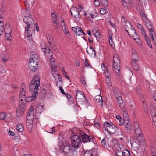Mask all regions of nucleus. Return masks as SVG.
<instances>
[{
	"instance_id": "obj_1",
	"label": "nucleus",
	"mask_w": 156,
	"mask_h": 156,
	"mask_svg": "<svg viewBox=\"0 0 156 156\" xmlns=\"http://www.w3.org/2000/svg\"><path fill=\"white\" fill-rule=\"evenodd\" d=\"M113 70L117 75H119L120 68V59L117 54H115L113 55Z\"/></svg>"
},
{
	"instance_id": "obj_2",
	"label": "nucleus",
	"mask_w": 156,
	"mask_h": 156,
	"mask_svg": "<svg viewBox=\"0 0 156 156\" xmlns=\"http://www.w3.org/2000/svg\"><path fill=\"white\" fill-rule=\"evenodd\" d=\"M26 108L25 101H23V99H21L16 111V115L18 118H20L24 114Z\"/></svg>"
},
{
	"instance_id": "obj_3",
	"label": "nucleus",
	"mask_w": 156,
	"mask_h": 156,
	"mask_svg": "<svg viewBox=\"0 0 156 156\" xmlns=\"http://www.w3.org/2000/svg\"><path fill=\"white\" fill-rule=\"evenodd\" d=\"M79 136L81 142H82L85 143L92 142L95 144L94 142V137L87 135L84 131H80L79 132Z\"/></svg>"
},
{
	"instance_id": "obj_4",
	"label": "nucleus",
	"mask_w": 156,
	"mask_h": 156,
	"mask_svg": "<svg viewBox=\"0 0 156 156\" xmlns=\"http://www.w3.org/2000/svg\"><path fill=\"white\" fill-rule=\"evenodd\" d=\"M103 126H104L105 130L107 131L109 134H113L115 133L117 129L116 126L112 122L110 124L107 122H105Z\"/></svg>"
},
{
	"instance_id": "obj_5",
	"label": "nucleus",
	"mask_w": 156,
	"mask_h": 156,
	"mask_svg": "<svg viewBox=\"0 0 156 156\" xmlns=\"http://www.w3.org/2000/svg\"><path fill=\"white\" fill-rule=\"evenodd\" d=\"M40 85L39 84H36L34 83H30L29 85L30 90L33 91L32 95L31 96L28 97L27 98H37V96L38 93H37L38 90H39L38 88L39 87Z\"/></svg>"
},
{
	"instance_id": "obj_6",
	"label": "nucleus",
	"mask_w": 156,
	"mask_h": 156,
	"mask_svg": "<svg viewBox=\"0 0 156 156\" xmlns=\"http://www.w3.org/2000/svg\"><path fill=\"white\" fill-rule=\"evenodd\" d=\"M23 20L24 23L27 25V26L25 27V30L28 32V34L30 26L34 23V21L31 17L27 16L24 17Z\"/></svg>"
},
{
	"instance_id": "obj_7",
	"label": "nucleus",
	"mask_w": 156,
	"mask_h": 156,
	"mask_svg": "<svg viewBox=\"0 0 156 156\" xmlns=\"http://www.w3.org/2000/svg\"><path fill=\"white\" fill-rule=\"evenodd\" d=\"M58 72H57V69H55V66H54L52 67V74L55 80V82H56V85L58 86V81L62 82V78L60 74L58 73Z\"/></svg>"
},
{
	"instance_id": "obj_8",
	"label": "nucleus",
	"mask_w": 156,
	"mask_h": 156,
	"mask_svg": "<svg viewBox=\"0 0 156 156\" xmlns=\"http://www.w3.org/2000/svg\"><path fill=\"white\" fill-rule=\"evenodd\" d=\"M79 134L77 135H75L72 136L71 139H72L71 143L72 145H74L75 147H78V145H80L81 141L80 139V137Z\"/></svg>"
},
{
	"instance_id": "obj_9",
	"label": "nucleus",
	"mask_w": 156,
	"mask_h": 156,
	"mask_svg": "<svg viewBox=\"0 0 156 156\" xmlns=\"http://www.w3.org/2000/svg\"><path fill=\"white\" fill-rule=\"evenodd\" d=\"M130 142L132 146L138 150L141 146L140 140L136 138H130Z\"/></svg>"
},
{
	"instance_id": "obj_10",
	"label": "nucleus",
	"mask_w": 156,
	"mask_h": 156,
	"mask_svg": "<svg viewBox=\"0 0 156 156\" xmlns=\"http://www.w3.org/2000/svg\"><path fill=\"white\" fill-rule=\"evenodd\" d=\"M71 13L72 16L76 19H80V15L79 10L77 7H73L71 8Z\"/></svg>"
},
{
	"instance_id": "obj_11",
	"label": "nucleus",
	"mask_w": 156,
	"mask_h": 156,
	"mask_svg": "<svg viewBox=\"0 0 156 156\" xmlns=\"http://www.w3.org/2000/svg\"><path fill=\"white\" fill-rule=\"evenodd\" d=\"M125 131L127 133H129L133 130L131 123L129 120L126 121L124 125Z\"/></svg>"
},
{
	"instance_id": "obj_12",
	"label": "nucleus",
	"mask_w": 156,
	"mask_h": 156,
	"mask_svg": "<svg viewBox=\"0 0 156 156\" xmlns=\"http://www.w3.org/2000/svg\"><path fill=\"white\" fill-rule=\"evenodd\" d=\"M127 33L129 35L132 37L134 40H136L137 39L139 40V36L136 33L135 30L134 29V28L132 29L131 30H130V31Z\"/></svg>"
},
{
	"instance_id": "obj_13",
	"label": "nucleus",
	"mask_w": 156,
	"mask_h": 156,
	"mask_svg": "<svg viewBox=\"0 0 156 156\" xmlns=\"http://www.w3.org/2000/svg\"><path fill=\"white\" fill-rule=\"evenodd\" d=\"M83 156H98V155L94 150L90 149L85 151Z\"/></svg>"
},
{
	"instance_id": "obj_14",
	"label": "nucleus",
	"mask_w": 156,
	"mask_h": 156,
	"mask_svg": "<svg viewBox=\"0 0 156 156\" xmlns=\"http://www.w3.org/2000/svg\"><path fill=\"white\" fill-rule=\"evenodd\" d=\"M119 107L121 108L122 111H124L125 109L126 103L123 101L122 98H116Z\"/></svg>"
},
{
	"instance_id": "obj_15",
	"label": "nucleus",
	"mask_w": 156,
	"mask_h": 156,
	"mask_svg": "<svg viewBox=\"0 0 156 156\" xmlns=\"http://www.w3.org/2000/svg\"><path fill=\"white\" fill-rule=\"evenodd\" d=\"M44 106V104L43 102L42 103L41 102L39 103L35 108L36 112L41 114L43 111Z\"/></svg>"
},
{
	"instance_id": "obj_16",
	"label": "nucleus",
	"mask_w": 156,
	"mask_h": 156,
	"mask_svg": "<svg viewBox=\"0 0 156 156\" xmlns=\"http://www.w3.org/2000/svg\"><path fill=\"white\" fill-rule=\"evenodd\" d=\"M1 57L2 61L6 62L9 60V55L8 52H3L1 53Z\"/></svg>"
},
{
	"instance_id": "obj_17",
	"label": "nucleus",
	"mask_w": 156,
	"mask_h": 156,
	"mask_svg": "<svg viewBox=\"0 0 156 156\" xmlns=\"http://www.w3.org/2000/svg\"><path fill=\"white\" fill-rule=\"evenodd\" d=\"M112 90L115 98H122L120 91L116 87H113Z\"/></svg>"
},
{
	"instance_id": "obj_18",
	"label": "nucleus",
	"mask_w": 156,
	"mask_h": 156,
	"mask_svg": "<svg viewBox=\"0 0 156 156\" xmlns=\"http://www.w3.org/2000/svg\"><path fill=\"white\" fill-rule=\"evenodd\" d=\"M25 86L24 83H22L20 89V98H24L26 96V90L25 89Z\"/></svg>"
},
{
	"instance_id": "obj_19",
	"label": "nucleus",
	"mask_w": 156,
	"mask_h": 156,
	"mask_svg": "<svg viewBox=\"0 0 156 156\" xmlns=\"http://www.w3.org/2000/svg\"><path fill=\"white\" fill-rule=\"evenodd\" d=\"M41 48L43 52H44L45 53H50V52L51 51V50L48 48L47 51H46L45 50L47 49L46 44L44 43H42L41 44Z\"/></svg>"
},
{
	"instance_id": "obj_20",
	"label": "nucleus",
	"mask_w": 156,
	"mask_h": 156,
	"mask_svg": "<svg viewBox=\"0 0 156 156\" xmlns=\"http://www.w3.org/2000/svg\"><path fill=\"white\" fill-rule=\"evenodd\" d=\"M34 3L35 2L34 0L31 1L30 0L28 1H25V5L26 8H30L32 7L34 5Z\"/></svg>"
},
{
	"instance_id": "obj_21",
	"label": "nucleus",
	"mask_w": 156,
	"mask_h": 156,
	"mask_svg": "<svg viewBox=\"0 0 156 156\" xmlns=\"http://www.w3.org/2000/svg\"><path fill=\"white\" fill-rule=\"evenodd\" d=\"M29 61H31L33 62H36L37 63L38 62L39 59L38 55L36 54L32 55L30 58Z\"/></svg>"
},
{
	"instance_id": "obj_22",
	"label": "nucleus",
	"mask_w": 156,
	"mask_h": 156,
	"mask_svg": "<svg viewBox=\"0 0 156 156\" xmlns=\"http://www.w3.org/2000/svg\"><path fill=\"white\" fill-rule=\"evenodd\" d=\"M34 119V115H27L26 117L27 123L33 124Z\"/></svg>"
},
{
	"instance_id": "obj_23",
	"label": "nucleus",
	"mask_w": 156,
	"mask_h": 156,
	"mask_svg": "<svg viewBox=\"0 0 156 156\" xmlns=\"http://www.w3.org/2000/svg\"><path fill=\"white\" fill-rule=\"evenodd\" d=\"M144 20H145L144 21L146 25L148 30L151 29L153 28L151 23L147 18L146 19H144Z\"/></svg>"
},
{
	"instance_id": "obj_24",
	"label": "nucleus",
	"mask_w": 156,
	"mask_h": 156,
	"mask_svg": "<svg viewBox=\"0 0 156 156\" xmlns=\"http://www.w3.org/2000/svg\"><path fill=\"white\" fill-rule=\"evenodd\" d=\"M62 152L65 154H68L70 151V147L69 145H65L62 149Z\"/></svg>"
},
{
	"instance_id": "obj_25",
	"label": "nucleus",
	"mask_w": 156,
	"mask_h": 156,
	"mask_svg": "<svg viewBox=\"0 0 156 156\" xmlns=\"http://www.w3.org/2000/svg\"><path fill=\"white\" fill-rule=\"evenodd\" d=\"M132 62H138L139 58L136 52L132 53Z\"/></svg>"
},
{
	"instance_id": "obj_26",
	"label": "nucleus",
	"mask_w": 156,
	"mask_h": 156,
	"mask_svg": "<svg viewBox=\"0 0 156 156\" xmlns=\"http://www.w3.org/2000/svg\"><path fill=\"white\" fill-rule=\"evenodd\" d=\"M127 23L125 26H124L123 27L125 28V30L128 32L130 31V30H131L133 28V27L130 23Z\"/></svg>"
},
{
	"instance_id": "obj_27",
	"label": "nucleus",
	"mask_w": 156,
	"mask_h": 156,
	"mask_svg": "<svg viewBox=\"0 0 156 156\" xmlns=\"http://www.w3.org/2000/svg\"><path fill=\"white\" fill-rule=\"evenodd\" d=\"M76 98H85L84 93L82 91L77 90L76 91Z\"/></svg>"
},
{
	"instance_id": "obj_28",
	"label": "nucleus",
	"mask_w": 156,
	"mask_h": 156,
	"mask_svg": "<svg viewBox=\"0 0 156 156\" xmlns=\"http://www.w3.org/2000/svg\"><path fill=\"white\" fill-rule=\"evenodd\" d=\"M34 83L36 84L40 85V78L37 76H35L31 81V83Z\"/></svg>"
},
{
	"instance_id": "obj_29",
	"label": "nucleus",
	"mask_w": 156,
	"mask_h": 156,
	"mask_svg": "<svg viewBox=\"0 0 156 156\" xmlns=\"http://www.w3.org/2000/svg\"><path fill=\"white\" fill-rule=\"evenodd\" d=\"M123 111V115L124 120H126V121L129 120V115H128V112L126 111V108H125V109L124 111Z\"/></svg>"
},
{
	"instance_id": "obj_30",
	"label": "nucleus",
	"mask_w": 156,
	"mask_h": 156,
	"mask_svg": "<svg viewBox=\"0 0 156 156\" xmlns=\"http://www.w3.org/2000/svg\"><path fill=\"white\" fill-rule=\"evenodd\" d=\"M29 63L28 64L29 67L30 68V70L33 71L35 72L36 71L37 69L38 68V65H35V66H32L31 64H30Z\"/></svg>"
},
{
	"instance_id": "obj_31",
	"label": "nucleus",
	"mask_w": 156,
	"mask_h": 156,
	"mask_svg": "<svg viewBox=\"0 0 156 156\" xmlns=\"http://www.w3.org/2000/svg\"><path fill=\"white\" fill-rule=\"evenodd\" d=\"M111 146L112 147H115L116 145L118 146L119 145V141L116 139L112 140L110 142Z\"/></svg>"
},
{
	"instance_id": "obj_32",
	"label": "nucleus",
	"mask_w": 156,
	"mask_h": 156,
	"mask_svg": "<svg viewBox=\"0 0 156 156\" xmlns=\"http://www.w3.org/2000/svg\"><path fill=\"white\" fill-rule=\"evenodd\" d=\"M137 10L138 11V12L140 13L141 15L142 16V19L144 20L146 19L147 18L145 16L144 9L142 10L141 9L139 8L138 9H137Z\"/></svg>"
},
{
	"instance_id": "obj_33",
	"label": "nucleus",
	"mask_w": 156,
	"mask_h": 156,
	"mask_svg": "<svg viewBox=\"0 0 156 156\" xmlns=\"http://www.w3.org/2000/svg\"><path fill=\"white\" fill-rule=\"evenodd\" d=\"M105 82L108 86L111 87L112 86L111 77H106Z\"/></svg>"
},
{
	"instance_id": "obj_34",
	"label": "nucleus",
	"mask_w": 156,
	"mask_h": 156,
	"mask_svg": "<svg viewBox=\"0 0 156 156\" xmlns=\"http://www.w3.org/2000/svg\"><path fill=\"white\" fill-rule=\"evenodd\" d=\"M136 62H132L131 66L136 71L138 70L139 67L137 64Z\"/></svg>"
},
{
	"instance_id": "obj_35",
	"label": "nucleus",
	"mask_w": 156,
	"mask_h": 156,
	"mask_svg": "<svg viewBox=\"0 0 156 156\" xmlns=\"http://www.w3.org/2000/svg\"><path fill=\"white\" fill-rule=\"evenodd\" d=\"M46 91L45 89H43L40 91L39 96L41 97H44L46 96Z\"/></svg>"
},
{
	"instance_id": "obj_36",
	"label": "nucleus",
	"mask_w": 156,
	"mask_h": 156,
	"mask_svg": "<svg viewBox=\"0 0 156 156\" xmlns=\"http://www.w3.org/2000/svg\"><path fill=\"white\" fill-rule=\"evenodd\" d=\"M51 64V69H52V67L54 66H55V69H56V64L55 62V59L54 58H51L49 60Z\"/></svg>"
},
{
	"instance_id": "obj_37",
	"label": "nucleus",
	"mask_w": 156,
	"mask_h": 156,
	"mask_svg": "<svg viewBox=\"0 0 156 156\" xmlns=\"http://www.w3.org/2000/svg\"><path fill=\"white\" fill-rule=\"evenodd\" d=\"M16 129L19 132H22L23 130V125L21 124H18L17 125Z\"/></svg>"
},
{
	"instance_id": "obj_38",
	"label": "nucleus",
	"mask_w": 156,
	"mask_h": 156,
	"mask_svg": "<svg viewBox=\"0 0 156 156\" xmlns=\"http://www.w3.org/2000/svg\"><path fill=\"white\" fill-rule=\"evenodd\" d=\"M115 154L117 156H123V151L119 147V149H117L115 151Z\"/></svg>"
},
{
	"instance_id": "obj_39",
	"label": "nucleus",
	"mask_w": 156,
	"mask_h": 156,
	"mask_svg": "<svg viewBox=\"0 0 156 156\" xmlns=\"http://www.w3.org/2000/svg\"><path fill=\"white\" fill-rule=\"evenodd\" d=\"M151 38H153L156 36L155 32L153 28L149 30Z\"/></svg>"
},
{
	"instance_id": "obj_40",
	"label": "nucleus",
	"mask_w": 156,
	"mask_h": 156,
	"mask_svg": "<svg viewBox=\"0 0 156 156\" xmlns=\"http://www.w3.org/2000/svg\"><path fill=\"white\" fill-rule=\"evenodd\" d=\"M4 32L5 33V36L6 38L8 40H11V33L12 32L11 29H10V31L9 33H6L5 30Z\"/></svg>"
},
{
	"instance_id": "obj_41",
	"label": "nucleus",
	"mask_w": 156,
	"mask_h": 156,
	"mask_svg": "<svg viewBox=\"0 0 156 156\" xmlns=\"http://www.w3.org/2000/svg\"><path fill=\"white\" fill-rule=\"evenodd\" d=\"M83 32V30L81 27H77V32L76 33V35L80 36L82 34Z\"/></svg>"
},
{
	"instance_id": "obj_42",
	"label": "nucleus",
	"mask_w": 156,
	"mask_h": 156,
	"mask_svg": "<svg viewBox=\"0 0 156 156\" xmlns=\"http://www.w3.org/2000/svg\"><path fill=\"white\" fill-rule=\"evenodd\" d=\"M59 89L61 91V92L62 94H65L66 98H71V96L70 95L68 94H66L64 92V90L62 87H60Z\"/></svg>"
},
{
	"instance_id": "obj_43",
	"label": "nucleus",
	"mask_w": 156,
	"mask_h": 156,
	"mask_svg": "<svg viewBox=\"0 0 156 156\" xmlns=\"http://www.w3.org/2000/svg\"><path fill=\"white\" fill-rule=\"evenodd\" d=\"M102 99L103 98H95V99L94 100L95 102L99 103L100 106L102 107L103 101Z\"/></svg>"
},
{
	"instance_id": "obj_44",
	"label": "nucleus",
	"mask_w": 156,
	"mask_h": 156,
	"mask_svg": "<svg viewBox=\"0 0 156 156\" xmlns=\"http://www.w3.org/2000/svg\"><path fill=\"white\" fill-rule=\"evenodd\" d=\"M121 22L123 26H125V25L127 24V23H129L127 21L126 18L124 16H122V17Z\"/></svg>"
},
{
	"instance_id": "obj_45",
	"label": "nucleus",
	"mask_w": 156,
	"mask_h": 156,
	"mask_svg": "<svg viewBox=\"0 0 156 156\" xmlns=\"http://www.w3.org/2000/svg\"><path fill=\"white\" fill-rule=\"evenodd\" d=\"M34 107L33 106H31L28 111L27 115H34Z\"/></svg>"
},
{
	"instance_id": "obj_46",
	"label": "nucleus",
	"mask_w": 156,
	"mask_h": 156,
	"mask_svg": "<svg viewBox=\"0 0 156 156\" xmlns=\"http://www.w3.org/2000/svg\"><path fill=\"white\" fill-rule=\"evenodd\" d=\"M101 4L104 7H107L108 6V0H101Z\"/></svg>"
},
{
	"instance_id": "obj_47",
	"label": "nucleus",
	"mask_w": 156,
	"mask_h": 156,
	"mask_svg": "<svg viewBox=\"0 0 156 156\" xmlns=\"http://www.w3.org/2000/svg\"><path fill=\"white\" fill-rule=\"evenodd\" d=\"M6 117V115L5 113L0 112V120H5Z\"/></svg>"
},
{
	"instance_id": "obj_48",
	"label": "nucleus",
	"mask_w": 156,
	"mask_h": 156,
	"mask_svg": "<svg viewBox=\"0 0 156 156\" xmlns=\"http://www.w3.org/2000/svg\"><path fill=\"white\" fill-rule=\"evenodd\" d=\"M25 100H23V101H25V104L27 102H30L32 101H35L36 100L37 98H32V99H30V98H25Z\"/></svg>"
},
{
	"instance_id": "obj_49",
	"label": "nucleus",
	"mask_w": 156,
	"mask_h": 156,
	"mask_svg": "<svg viewBox=\"0 0 156 156\" xmlns=\"http://www.w3.org/2000/svg\"><path fill=\"white\" fill-rule=\"evenodd\" d=\"M104 71V73L106 77H111V73L110 72L108 71L107 69H106Z\"/></svg>"
},
{
	"instance_id": "obj_50",
	"label": "nucleus",
	"mask_w": 156,
	"mask_h": 156,
	"mask_svg": "<svg viewBox=\"0 0 156 156\" xmlns=\"http://www.w3.org/2000/svg\"><path fill=\"white\" fill-rule=\"evenodd\" d=\"M135 92L139 95L140 97H142L141 91L140 89L139 88L137 87V88L135 89Z\"/></svg>"
},
{
	"instance_id": "obj_51",
	"label": "nucleus",
	"mask_w": 156,
	"mask_h": 156,
	"mask_svg": "<svg viewBox=\"0 0 156 156\" xmlns=\"http://www.w3.org/2000/svg\"><path fill=\"white\" fill-rule=\"evenodd\" d=\"M72 148H70V151H71L72 152H74L76 151V148H78L81 145H78V147H75V146L74 145H72Z\"/></svg>"
},
{
	"instance_id": "obj_52",
	"label": "nucleus",
	"mask_w": 156,
	"mask_h": 156,
	"mask_svg": "<svg viewBox=\"0 0 156 156\" xmlns=\"http://www.w3.org/2000/svg\"><path fill=\"white\" fill-rule=\"evenodd\" d=\"M94 123L95 127L98 129H100V126L99 122H97L95 121H94Z\"/></svg>"
},
{
	"instance_id": "obj_53",
	"label": "nucleus",
	"mask_w": 156,
	"mask_h": 156,
	"mask_svg": "<svg viewBox=\"0 0 156 156\" xmlns=\"http://www.w3.org/2000/svg\"><path fill=\"white\" fill-rule=\"evenodd\" d=\"M25 15L26 16H29L31 15V13L30 10L27 8H26L25 9Z\"/></svg>"
},
{
	"instance_id": "obj_54",
	"label": "nucleus",
	"mask_w": 156,
	"mask_h": 156,
	"mask_svg": "<svg viewBox=\"0 0 156 156\" xmlns=\"http://www.w3.org/2000/svg\"><path fill=\"white\" fill-rule=\"evenodd\" d=\"M119 125L120 126L122 125L123 124H125L126 122V120L124 119H122L121 118L119 120Z\"/></svg>"
},
{
	"instance_id": "obj_55",
	"label": "nucleus",
	"mask_w": 156,
	"mask_h": 156,
	"mask_svg": "<svg viewBox=\"0 0 156 156\" xmlns=\"http://www.w3.org/2000/svg\"><path fill=\"white\" fill-rule=\"evenodd\" d=\"M134 127L135 129H138V130H140L139 124L136 121L134 122Z\"/></svg>"
},
{
	"instance_id": "obj_56",
	"label": "nucleus",
	"mask_w": 156,
	"mask_h": 156,
	"mask_svg": "<svg viewBox=\"0 0 156 156\" xmlns=\"http://www.w3.org/2000/svg\"><path fill=\"white\" fill-rule=\"evenodd\" d=\"M58 145L59 147V149L61 150L63 147V146L65 145L64 144V143L62 142H58Z\"/></svg>"
},
{
	"instance_id": "obj_57",
	"label": "nucleus",
	"mask_w": 156,
	"mask_h": 156,
	"mask_svg": "<svg viewBox=\"0 0 156 156\" xmlns=\"http://www.w3.org/2000/svg\"><path fill=\"white\" fill-rule=\"evenodd\" d=\"M27 124V128L30 130V132L33 127V124Z\"/></svg>"
},
{
	"instance_id": "obj_58",
	"label": "nucleus",
	"mask_w": 156,
	"mask_h": 156,
	"mask_svg": "<svg viewBox=\"0 0 156 156\" xmlns=\"http://www.w3.org/2000/svg\"><path fill=\"white\" fill-rule=\"evenodd\" d=\"M150 112L151 115H153L155 113H156V108H152L150 110Z\"/></svg>"
},
{
	"instance_id": "obj_59",
	"label": "nucleus",
	"mask_w": 156,
	"mask_h": 156,
	"mask_svg": "<svg viewBox=\"0 0 156 156\" xmlns=\"http://www.w3.org/2000/svg\"><path fill=\"white\" fill-rule=\"evenodd\" d=\"M62 73L63 75L64 76L66 77V78L68 80H69L70 77L69 75H68L66 72L65 70H63L62 71Z\"/></svg>"
},
{
	"instance_id": "obj_60",
	"label": "nucleus",
	"mask_w": 156,
	"mask_h": 156,
	"mask_svg": "<svg viewBox=\"0 0 156 156\" xmlns=\"http://www.w3.org/2000/svg\"><path fill=\"white\" fill-rule=\"evenodd\" d=\"M94 35L96 38H100L101 37V35H100V33L98 31L95 33L94 34Z\"/></svg>"
},
{
	"instance_id": "obj_61",
	"label": "nucleus",
	"mask_w": 156,
	"mask_h": 156,
	"mask_svg": "<svg viewBox=\"0 0 156 156\" xmlns=\"http://www.w3.org/2000/svg\"><path fill=\"white\" fill-rule=\"evenodd\" d=\"M51 17L53 20H55V19H57V17L56 15L54 13H53L51 15Z\"/></svg>"
},
{
	"instance_id": "obj_62",
	"label": "nucleus",
	"mask_w": 156,
	"mask_h": 156,
	"mask_svg": "<svg viewBox=\"0 0 156 156\" xmlns=\"http://www.w3.org/2000/svg\"><path fill=\"white\" fill-rule=\"evenodd\" d=\"M63 30L64 31V33L66 34H69V33L67 30V27H65L63 28Z\"/></svg>"
},
{
	"instance_id": "obj_63",
	"label": "nucleus",
	"mask_w": 156,
	"mask_h": 156,
	"mask_svg": "<svg viewBox=\"0 0 156 156\" xmlns=\"http://www.w3.org/2000/svg\"><path fill=\"white\" fill-rule=\"evenodd\" d=\"M147 45L151 49H152L153 47H152L151 43L150 40L146 42Z\"/></svg>"
},
{
	"instance_id": "obj_64",
	"label": "nucleus",
	"mask_w": 156,
	"mask_h": 156,
	"mask_svg": "<svg viewBox=\"0 0 156 156\" xmlns=\"http://www.w3.org/2000/svg\"><path fill=\"white\" fill-rule=\"evenodd\" d=\"M100 12L102 15L106 13L105 10L104 8H102L101 9Z\"/></svg>"
}]
</instances>
